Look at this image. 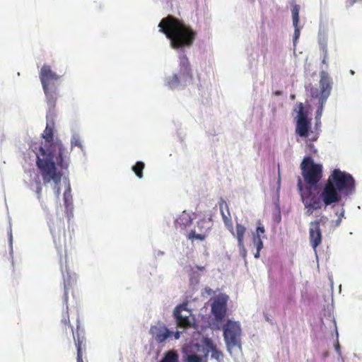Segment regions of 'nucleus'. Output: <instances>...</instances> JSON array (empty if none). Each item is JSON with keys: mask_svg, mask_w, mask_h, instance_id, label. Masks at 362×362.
Wrapping results in <instances>:
<instances>
[{"mask_svg": "<svg viewBox=\"0 0 362 362\" xmlns=\"http://www.w3.org/2000/svg\"><path fill=\"white\" fill-rule=\"evenodd\" d=\"M54 123L53 121L47 122L42 136L45 139L41 144H33L31 146L33 151L35 153L36 164L40 170L44 185L53 181L56 185V194H60V188L58 186L61 182L63 173L61 170H66L69 165L70 151L66 149L60 140H54Z\"/></svg>", "mask_w": 362, "mask_h": 362, "instance_id": "f257e3e1", "label": "nucleus"}, {"mask_svg": "<svg viewBox=\"0 0 362 362\" xmlns=\"http://www.w3.org/2000/svg\"><path fill=\"white\" fill-rule=\"evenodd\" d=\"M297 187L305 207L320 209L323 204L326 207L341 202L342 197L354 194L356 182L351 174L339 169H334L329 175L319 196L312 192V187H305L303 189L300 177Z\"/></svg>", "mask_w": 362, "mask_h": 362, "instance_id": "f03ea898", "label": "nucleus"}, {"mask_svg": "<svg viewBox=\"0 0 362 362\" xmlns=\"http://www.w3.org/2000/svg\"><path fill=\"white\" fill-rule=\"evenodd\" d=\"M158 27L174 49L190 47L197 37V32L190 25L170 15L163 18Z\"/></svg>", "mask_w": 362, "mask_h": 362, "instance_id": "7ed1b4c3", "label": "nucleus"}, {"mask_svg": "<svg viewBox=\"0 0 362 362\" xmlns=\"http://www.w3.org/2000/svg\"><path fill=\"white\" fill-rule=\"evenodd\" d=\"M182 362H209V356L217 362H223V352L212 339L203 337L200 343L194 344L188 350L182 351Z\"/></svg>", "mask_w": 362, "mask_h": 362, "instance_id": "20e7f679", "label": "nucleus"}, {"mask_svg": "<svg viewBox=\"0 0 362 362\" xmlns=\"http://www.w3.org/2000/svg\"><path fill=\"white\" fill-rule=\"evenodd\" d=\"M40 78L46 96L49 110L52 111L55 108L57 98V90L54 83L60 78V76L52 71L49 65L44 64L40 71Z\"/></svg>", "mask_w": 362, "mask_h": 362, "instance_id": "39448f33", "label": "nucleus"}, {"mask_svg": "<svg viewBox=\"0 0 362 362\" xmlns=\"http://www.w3.org/2000/svg\"><path fill=\"white\" fill-rule=\"evenodd\" d=\"M301 174L308 187H315L322 177V165L315 163L310 156L303 158L300 164Z\"/></svg>", "mask_w": 362, "mask_h": 362, "instance_id": "423d86ee", "label": "nucleus"}, {"mask_svg": "<svg viewBox=\"0 0 362 362\" xmlns=\"http://www.w3.org/2000/svg\"><path fill=\"white\" fill-rule=\"evenodd\" d=\"M68 306L66 311L62 315V322L65 325H69L73 334L74 341L77 350V362H83V356L86 350V339L84 335V331L81 329L79 325H77L76 334L74 332V328L70 324L69 316L68 314Z\"/></svg>", "mask_w": 362, "mask_h": 362, "instance_id": "0eeeda50", "label": "nucleus"}, {"mask_svg": "<svg viewBox=\"0 0 362 362\" xmlns=\"http://www.w3.org/2000/svg\"><path fill=\"white\" fill-rule=\"evenodd\" d=\"M223 337L228 349L240 347L241 328L237 322L228 321L223 326Z\"/></svg>", "mask_w": 362, "mask_h": 362, "instance_id": "6e6552de", "label": "nucleus"}, {"mask_svg": "<svg viewBox=\"0 0 362 362\" xmlns=\"http://www.w3.org/2000/svg\"><path fill=\"white\" fill-rule=\"evenodd\" d=\"M295 110L297 111L296 132L300 136L307 137L311 128L310 121L308 118V111L304 109L302 103L296 105Z\"/></svg>", "mask_w": 362, "mask_h": 362, "instance_id": "1a4fd4ad", "label": "nucleus"}, {"mask_svg": "<svg viewBox=\"0 0 362 362\" xmlns=\"http://www.w3.org/2000/svg\"><path fill=\"white\" fill-rule=\"evenodd\" d=\"M173 317L178 327L183 329L192 327V312L187 308V303L177 305L173 310Z\"/></svg>", "mask_w": 362, "mask_h": 362, "instance_id": "9d476101", "label": "nucleus"}, {"mask_svg": "<svg viewBox=\"0 0 362 362\" xmlns=\"http://www.w3.org/2000/svg\"><path fill=\"white\" fill-rule=\"evenodd\" d=\"M320 89L316 87H312L310 90V96L313 98L318 99V103H321L322 99V91L324 90L328 91L327 98L329 96L331 90L332 81L331 77L329 76L328 73L325 71H322L320 74Z\"/></svg>", "mask_w": 362, "mask_h": 362, "instance_id": "9b49d317", "label": "nucleus"}, {"mask_svg": "<svg viewBox=\"0 0 362 362\" xmlns=\"http://www.w3.org/2000/svg\"><path fill=\"white\" fill-rule=\"evenodd\" d=\"M228 296L221 294L214 298L211 303V313L216 321H222L225 317L227 310V302Z\"/></svg>", "mask_w": 362, "mask_h": 362, "instance_id": "f8f14e48", "label": "nucleus"}, {"mask_svg": "<svg viewBox=\"0 0 362 362\" xmlns=\"http://www.w3.org/2000/svg\"><path fill=\"white\" fill-rule=\"evenodd\" d=\"M322 219H317L310 223L309 240L314 250L322 243V235L320 229Z\"/></svg>", "mask_w": 362, "mask_h": 362, "instance_id": "ddd939ff", "label": "nucleus"}, {"mask_svg": "<svg viewBox=\"0 0 362 362\" xmlns=\"http://www.w3.org/2000/svg\"><path fill=\"white\" fill-rule=\"evenodd\" d=\"M150 332L158 343L165 341L170 336L173 334L167 327L164 326H152Z\"/></svg>", "mask_w": 362, "mask_h": 362, "instance_id": "4468645a", "label": "nucleus"}, {"mask_svg": "<svg viewBox=\"0 0 362 362\" xmlns=\"http://www.w3.org/2000/svg\"><path fill=\"white\" fill-rule=\"evenodd\" d=\"M50 230L52 232L54 243L57 247H62L66 245V239L64 235V226H55L54 223L50 226Z\"/></svg>", "mask_w": 362, "mask_h": 362, "instance_id": "2eb2a0df", "label": "nucleus"}, {"mask_svg": "<svg viewBox=\"0 0 362 362\" xmlns=\"http://www.w3.org/2000/svg\"><path fill=\"white\" fill-rule=\"evenodd\" d=\"M219 207H220L221 216H222L223 221L226 226L232 233L233 235H235V233L233 232V226L231 215H230V212L228 204L226 203V202L222 200L219 203Z\"/></svg>", "mask_w": 362, "mask_h": 362, "instance_id": "dca6fc26", "label": "nucleus"}, {"mask_svg": "<svg viewBox=\"0 0 362 362\" xmlns=\"http://www.w3.org/2000/svg\"><path fill=\"white\" fill-rule=\"evenodd\" d=\"M299 11H300L299 6L297 4L294 5L291 9L293 25L294 27V34H293V40L294 45L296 44L297 40H298L300 35V28L298 26Z\"/></svg>", "mask_w": 362, "mask_h": 362, "instance_id": "f3484780", "label": "nucleus"}, {"mask_svg": "<svg viewBox=\"0 0 362 362\" xmlns=\"http://www.w3.org/2000/svg\"><path fill=\"white\" fill-rule=\"evenodd\" d=\"M192 223V218L191 215L186 211H182L175 219V226L177 229L185 230L187 226H190Z\"/></svg>", "mask_w": 362, "mask_h": 362, "instance_id": "a211bd4d", "label": "nucleus"}, {"mask_svg": "<svg viewBox=\"0 0 362 362\" xmlns=\"http://www.w3.org/2000/svg\"><path fill=\"white\" fill-rule=\"evenodd\" d=\"M180 59V71L190 79L192 78L190 64L187 57L185 54H182L179 57Z\"/></svg>", "mask_w": 362, "mask_h": 362, "instance_id": "6ab92c4d", "label": "nucleus"}, {"mask_svg": "<svg viewBox=\"0 0 362 362\" xmlns=\"http://www.w3.org/2000/svg\"><path fill=\"white\" fill-rule=\"evenodd\" d=\"M235 237L238 240V245L243 246L244 243V235L246 232V228L240 223H237L235 226Z\"/></svg>", "mask_w": 362, "mask_h": 362, "instance_id": "aec40b11", "label": "nucleus"}, {"mask_svg": "<svg viewBox=\"0 0 362 362\" xmlns=\"http://www.w3.org/2000/svg\"><path fill=\"white\" fill-rule=\"evenodd\" d=\"M160 362H179V355L175 350L167 351Z\"/></svg>", "mask_w": 362, "mask_h": 362, "instance_id": "412c9836", "label": "nucleus"}, {"mask_svg": "<svg viewBox=\"0 0 362 362\" xmlns=\"http://www.w3.org/2000/svg\"><path fill=\"white\" fill-rule=\"evenodd\" d=\"M212 226L211 219H202L197 222V227L202 233H208Z\"/></svg>", "mask_w": 362, "mask_h": 362, "instance_id": "4be33fe9", "label": "nucleus"}, {"mask_svg": "<svg viewBox=\"0 0 362 362\" xmlns=\"http://www.w3.org/2000/svg\"><path fill=\"white\" fill-rule=\"evenodd\" d=\"M327 95H328V91L324 90L322 91V99L321 100V103H319V107L316 111L315 118L317 120L320 119V117L322 116V111H323L324 105L327 100Z\"/></svg>", "mask_w": 362, "mask_h": 362, "instance_id": "5701e85b", "label": "nucleus"}, {"mask_svg": "<svg viewBox=\"0 0 362 362\" xmlns=\"http://www.w3.org/2000/svg\"><path fill=\"white\" fill-rule=\"evenodd\" d=\"M145 168V164L142 161H137L136 164L132 167V170L135 175L139 178L143 177V170Z\"/></svg>", "mask_w": 362, "mask_h": 362, "instance_id": "b1692460", "label": "nucleus"}, {"mask_svg": "<svg viewBox=\"0 0 362 362\" xmlns=\"http://www.w3.org/2000/svg\"><path fill=\"white\" fill-rule=\"evenodd\" d=\"M207 236V233H196L194 230H191L188 235H187V238L189 240H193L194 239H197V240H204L206 239Z\"/></svg>", "mask_w": 362, "mask_h": 362, "instance_id": "393cba45", "label": "nucleus"}, {"mask_svg": "<svg viewBox=\"0 0 362 362\" xmlns=\"http://www.w3.org/2000/svg\"><path fill=\"white\" fill-rule=\"evenodd\" d=\"M167 83L168 86L172 89L176 88L180 84V79L178 76L177 74L173 75L168 79Z\"/></svg>", "mask_w": 362, "mask_h": 362, "instance_id": "a878e982", "label": "nucleus"}, {"mask_svg": "<svg viewBox=\"0 0 362 362\" xmlns=\"http://www.w3.org/2000/svg\"><path fill=\"white\" fill-rule=\"evenodd\" d=\"M64 201L66 207H68L69 204L71 203V187L69 185L64 193Z\"/></svg>", "mask_w": 362, "mask_h": 362, "instance_id": "bb28decb", "label": "nucleus"}, {"mask_svg": "<svg viewBox=\"0 0 362 362\" xmlns=\"http://www.w3.org/2000/svg\"><path fill=\"white\" fill-rule=\"evenodd\" d=\"M71 147L78 146L82 149V147H83L82 144H81L80 138L78 136H74L71 138Z\"/></svg>", "mask_w": 362, "mask_h": 362, "instance_id": "cd10ccee", "label": "nucleus"}, {"mask_svg": "<svg viewBox=\"0 0 362 362\" xmlns=\"http://www.w3.org/2000/svg\"><path fill=\"white\" fill-rule=\"evenodd\" d=\"M35 183H36V190H35V192L37 194V199L40 200L41 199V194H42V187L41 181L39 179V177H37L35 180Z\"/></svg>", "mask_w": 362, "mask_h": 362, "instance_id": "c85d7f7f", "label": "nucleus"}, {"mask_svg": "<svg viewBox=\"0 0 362 362\" xmlns=\"http://www.w3.org/2000/svg\"><path fill=\"white\" fill-rule=\"evenodd\" d=\"M264 233H265L264 227L262 225V223L259 221L258 223H257L256 234L259 235H263L262 237L264 238L265 237L264 235Z\"/></svg>", "mask_w": 362, "mask_h": 362, "instance_id": "c756f323", "label": "nucleus"}, {"mask_svg": "<svg viewBox=\"0 0 362 362\" xmlns=\"http://www.w3.org/2000/svg\"><path fill=\"white\" fill-rule=\"evenodd\" d=\"M238 247H239L240 252L241 255L243 257H245L246 255H247V250H246V248L245 247L244 243H243V246H238Z\"/></svg>", "mask_w": 362, "mask_h": 362, "instance_id": "7c9ffc66", "label": "nucleus"}, {"mask_svg": "<svg viewBox=\"0 0 362 362\" xmlns=\"http://www.w3.org/2000/svg\"><path fill=\"white\" fill-rule=\"evenodd\" d=\"M252 241H253L254 245H255V244L258 243L259 241H262V236H261V235H259L255 234V235L253 236Z\"/></svg>", "mask_w": 362, "mask_h": 362, "instance_id": "2f4dec72", "label": "nucleus"}, {"mask_svg": "<svg viewBox=\"0 0 362 362\" xmlns=\"http://www.w3.org/2000/svg\"><path fill=\"white\" fill-rule=\"evenodd\" d=\"M306 209L305 214L307 216H310L313 214L314 210H318L319 209H314L310 207H305Z\"/></svg>", "mask_w": 362, "mask_h": 362, "instance_id": "473e14b6", "label": "nucleus"}, {"mask_svg": "<svg viewBox=\"0 0 362 362\" xmlns=\"http://www.w3.org/2000/svg\"><path fill=\"white\" fill-rule=\"evenodd\" d=\"M68 287L66 284H64V301L66 304H67L68 301Z\"/></svg>", "mask_w": 362, "mask_h": 362, "instance_id": "72a5a7b5", "label": "nucleus"}, {"mask_svg": "<svg viewBox=\"0 0 362 362\" xmlns=\"http://www.w3.org/2000/svg\"><path fill=\"white\" fill-rule=\"evenodd\" d=\"M256 246V248L258 251H260L263 247V242L259 241L258 243L255 245Z\"/></svg>", "mask_w": 362, "mask_h": 362, "instance_id": "f704fd0d", "label": "nucleus"}, {"mask_svg": "<svg viewBox=\"0 0 362 362\" xmlns=\"http://www.w3.org/2000/svg\"><path fill=\"white\" fill-rule=\"evenodd\" d=\"M327 57V51L325 49V51H324V57H323V59H322V63L323 64H326Z\"/></svg>", "mask_w": 362, "mask_h": 362, "instance_id": "c9c22d12", "label": "nucleus"}, {"mask_svg": "<svg viewBox=\"0 0 362 362\" xmlns=\"http://www.w3.org/2000/svg\"><path fill=\"white\" fill-rule=\"evenodd\" d=\"M205 267L204 266H198V265H196L193 269H197V270H199V271H203L204 270Z\"/></svg>", "mask_w": 362, "mask_h": 362, "instance_id": "e433bc0d", "label": "nucleus"}, {"mask_svg": "<svg viewBox=\"0 0 362 362\" xmlns=\"http://www.w3.org/2000/svg\"><path fill=\"white\" fill-rule=\"evenodd\" d=\"M181 333H182V332H179V331L175 332L174 333V337H175V339H178L180 337V334H181Z\"/></svg>", "mask_w": 362, "mask_h": 362, "instance_id": "4c0bfd02", "label": "nucleus"}, {"mask_svg": "<svg viewBox=\"0 0 362 362\" xmlns=\"http://www.w3.org/2000/svg\"><path fill=\"white\" fill-rule=\"evenodd\" d=\"M259 252H260V251H258V250H257V252H256V253L255 254V258H259Z\"/></svg>", "mask_w": 362, "mask_h": 362, "instance_id": "58836bf2", "label": "nucleus"}, {"mask_svg": "<svg viewBox=\"0 0 362 362\" xmlns=\"http://www.w3.org/2000/svg\"><path fill=\"white\" fill-rule=\"evenodd\" d=\"M205 290L209 294H211L212 293V290L209 288H206Z\"/></svg>", "mask_w": 362, "mask_h": 362, "instance_id": "ea45409f", "label": "nucleus"}, {"mask_svg": "<svg viewBox=\"0 0 362 362\" xmlns=\"http://www.w3.org/2000/svg\"><path fill=\"white\" fill-rule=\"evenodd\" d=\"M340 221H341V219H340V218H339V219L337 220V224H339V223H340Z\"/></svg>", "mask_w": 362, "mask_h": 362, "instance_id": "a19ab883", "label": "nucleus"}, {"mask_svg": "<svg viewBox=\"0 0 362 362\" xmlns=\"http://www.w3.org/2000/svg\"><path fill=\"white\" fill-rule=\"evenodd\" d=\"M336 349H337V350H338V349H339V344H337V345L336 346Z\"/></svg>", "mask_w": 362, "mask_h": 362, "instance_id": "79ce46f5", "label": "nucleus"}]
</instances>
